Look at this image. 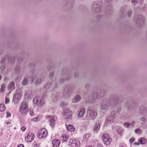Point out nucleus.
I'll list each match as a JSON object with an SVG mask.
<instances>
[{"label": "nucleus", "mask_w": 147, "mask_h": 147, "mask_svg": "<svg viewBox=\"0 0 147 147\" xmlns=\"http://www.w3.org/2000/svg\"><path fill=\"white\" fill-rule=\"evenodd\" d=\"M134 144L135 145H138L140 144L139 143H137V142H135L134 143Z\"/></svg>", "instance_id": "3c124183"}, {"label": "nucleus", "mask_w": 147, "mask_h": 147, "mask_svg": "<svg viewBox=\"0 0 147 147\" xmlns=\"http://www.w3.org/2000/svg\"><path fill=\"white\" fill-rule=\"evenodd\" d=\"M89 147H94L93 146H90Z\"/></svg>", "instance_id": "052dcab7"}, {"label": "nucleus", "mask_w": 147, "mask_h": 147, "mask_svg": "<svg viewBox=\"0 0 147 147\" xmlns=\"http://www.w3.org/2000/svg\"><path fill=\"white\" fill-rule=\"evenodd\" d=\"M98 147H103L102 146L101 144H99L97 145Z\"/></svg>", "instance_id": "603ef678"}, {"label": "nucleus", "mask_w": 147, "mask_h": 147, "mask_svg": "<svg viewBox=\"0 0 147 147\" xmlns=\"http://www.w3.org/2000/svg\"><path fill=\"white\" fill-rule=\"evenodd\" d=\"M85 109L84 108L81 109L79 111L78 115L79 117H82L84 115L85 112Z\"/></svg>", "instance_id": "6ab92c4d"}, {"label": "nucleus", "mask_w": 147, "mask_h": 147, "mask_svg": "<svg viewBox=\"0 0 147 147\" xmlns=\"http://www.w3.org/2000/svg\"><path fill=\"white\" fill-rule=\"evenodd\" d=\"M67 130L68 131L73 132L75 130V128L72 125L69 124L66 126Z\"/></svg>", "instance_id": "412c9836"}, {"label": "nucleus", "mask_w": 147, "mask_h": 147, "mask_svg": "<svg viewBox=\"0 0 147 147\" xmlns=\"http://www.w3.org/2000/svg\"><path fill=\"white\" fill-rule=\"evenodd\" d=\"M47 118L49 119V121L50 125L52 127H54L55 126V122L57 120L56 117L50 115H47Z\"/></svg>", "instance_id": "1a4fd4ad"}, {"label": "nucleus", "mask_w": 147, "mask_h": 147, "mask_svg": "<svg viewBox=\"0 0 147 147\" xmlns=\"http://www.w3.org/2000/svg\"><path fill=\"white\" fill-rule=\"evenodd\" d=\"M111 105L108 99L103 100L101 103V108L103 110H106Z\"/></svg>", "instance_id": "20e7f679"}, {"label": "nucleus", "mask_w": 147, "mask_h": 147, "mask_svg": "<svg viewBox=\"0 0 147 147\" xmlns=\"http://www.w3.org/2000/svg\"><path fill=\"white\" fill-rule=\"evenodd\" d=\"M135 123V122L134 121H133L132 122V123H130L131 124V126H133V124H134Z\"/></svg>", "instance_id": "4d7b16f0"}, {"label": "nucleus", "mask_w": 147, "mask_h": 147, "mask_svg": "<svg viewBox=\"0 0 147 147\" xmlns=\"http://www.w3.org/2000/svg\"><path fill=\"white\" fill-rule=\"evenodd\" d=\"M80 96L78 95H76L73 100L72 102L74 103L77 102L80 100Z\"/></svg>", "instance_id": "4be33fe9"}, {"label": "nucleus", "mask_w": 147, "mask_h": 147, "mask_svg": "<svg viewBox=\"0 0 147 147\" xmlns=\"http://www.w3.org/2000/svg\"><path fill=\"white\" fill-rule=\"evenodd\" d=\"M47 131L45 128H42L40 129L37 133V136L39 138H42L47 136Z\"/></svg>", "instance_id": "423d86ee"}, {"label": "nucleus", "mask_w": 147, "mask_h": 147, "mask_svg": "<svg viewBox=\"0 0 147 147\" xmlns=\"http://www.w3.org/2000/svg\"><path fill=\"white\" fill-rule=\"evenodd\" d=\"M135 132L136 134H139L141 133V130L139 129H137L135 130Z\"/></svg>", "instance_id": "473e14b6"}, {"label": "nucleus", "mask_w": 147, "mask_h": 147, "mask_svg": "<svg viewBox=\"0 0 147 147\" xmlns=\"http://www.w3.org/2000/svg\"><path fill=\"white\" fill-rule=\"evenodd\" d=\"M61 137L63 142H67L68 139V135L65 134L62 135Z\"/></svg>", "instance_id": "5701e85b"}, {"label": "nucleus", "mask_w": 147, "mask_h": 147, "mask_svg": "<svg viewBox=\"0 0 147 147\" xmlns=\"http://www.w3.org/2000/svg\"><path fill=\"white\" fill-rule=\"evenodd\" d=\"M70 92L69 89H66L65 90L64 92V96L65 97L68 96L70 95Z\"/></svg>", "instance_id": "393cba45"}, {"label": "nucleus", "mask_w": 147, "mask_h": 147, "mask_svg": "<svg viewBox=\"0 0 147 147\" xmlns=\"http://www.w3.org/2000/svg\"><path fill=\"white\" fill-rule=\"evenodd\" d=\"M141 121L143 122H145L146 121V119L143 117L141 118Z\"/></svg>", "instance_id": "37998d69"}, {"label": "nucleus", "mask_w": 147, "mask_h": 147, "mask_svg": "<svg viewBox=\"0 0 147 147\" xmlns=\"http://www.w3.org/2000/svg\"><path fill=\"white\" fill-rule=\"evenodd\" d=\"M91 97L92 100L91 101H89V102L92 103L94 102L95 101L96 98H99L101 97L100 96L99 94H97L96 95L94 94H92L91 95Z\"/></svg>", "instance_id": "2eb2a0df"}, {"label": "nucleus", "mask_w": 147, "mask_h": 147, "mask_svg": "<svg viewBox=\"0 0 147 147\" xmlns=\"http://www.w3.org/2000/svg\"><path fill=\"white\" fill-rule=\"evenodd\" d=\"M5 107L4 104H2L0 105V111L3 112L5 111Z\"/></svg>", "instance_id": "bb28decb"}, {"label": "nucleus", "mask_w": 147, "mask_h": 147, "mask_svg": "<svg viewBox=\"0 0 147 147\" xmlns=\"http://www.w3.org/2000/svg\"><path fill=\"white\" fill-rule=\"evenodd\" d=\"M1 79V76L0 75V80Z\"/></svg>", "instance_id": "680f3d73"}, {"label": "nucleus", "mask_w": 147, "mask_h": 147, "mask_svg": "<svg viewBox=\"0 0 147 147\" xmlns=\"http://www.w3.org/2000/svg\"><path fill=\"white\" fill-rule=\"evenodd\" d=\"M21 92L20 90H17L15 96H14L17 100H19L21 96Z\"/></svg>", "instance_id": "f3484780"}, {"label": "nucleus", "mask_w": 147, "mask_h": 147, "mask_svg": "<svg viewBox=\"0 0 147 147\" xmlns=\"http://www.w3.org/2000/svg\"><path fill=\"white\" fill-rule=\"evenodd\" d=\"M21 129L22 131H24L26 129V127L25 126H22L21 127Z\"/></svg>", "instance_id": "ea45409f"}, {"label": "nucleus", "mask_w": 147, "mask_h": 147, "mask_svg": "<svg viewBox=\"0 0 147 147\" xmlns=\"http://www.w3.org/2000/svg\"><path fill=\"white\" fill-rule=\"evenodd\" d=\"M52 84L51 82L49 83L46 84L44 87L45 89L47 90L51 87Z\"/></svg>", "instance_id": "a878e982"}, {"label": "nucleus", "mask_w": 147, "mask_h": 147, "mask_svg": "<svg viewBox=\"0 0 147 147\" xmlns=\"http://www.w3.org/2000/svg\"><path fill=\"white\" fill-rule=\"evenodd\" d=\"M140 142L141 144H144L145 143L146 140L144 138H142L140 139Z\"/></svg>", "instance_id": "7c9ffc66"}, {"label": "nucleus", "mask_w": 147, "mask_h": 147, "mask_svg": "<svg viewBox=\"0 0 147 147\" xmlns=\"http://www.w3.org/2000/svg\"><path fill=\"white\" fill-rule=\"evenodd\" d=\"M41 82V80L40 79H38L35 82V84L36 85L40 84Z\"/></svg>", "instance_id": "72a5a7b5"}, {"label": "nucleus", "mask_w": 147, "mask_h": 147, "mask_svg": "<svg viewBox=\"0 0 147 147\" xmlns=\"http://www.w3.org/2000/svg\"><path fill=\"white\" fill-rule=\"evenodd\" d=\"M24 96L25 98L26 99L32 98V91L29 90H27L25 92Z\"/></svg>", "instance_id": "f8f14e48"}, {"label": "nucleus", "mask_w": 147, "mask_h": 147, "mask_svg": "<svg viewBox=\"0 0 147 147\" xmlns=\"http://www.w3.org/2000/svg\"><path fill=\"white\" fill-rule=\"evenodd\" d=\"M5 103L6 104L9 103V98L7 97H5Z\"/></svg>", "instance_id": "e433bc0d"}, {"label": "nucleus", "mask_w": 147, "mask_h": 147, "mask_svg": "<svg viewBox=\"0 0 147 147\" xmlns=\"http://www.w3.org/2000/svg\"><path fill=\"white\" fill-rule=\"evenodd\" d=\"M15 84L13 82H10L8 86V88L9 90L11 91L15 88Z\"/></svg>", "instance_id": "dca6fc26"}, {"label": "nucleus", "mask_w": 147, "mask_h": 147, "mask_svg": "<svg viewBox=\"0 0 147 147\" xmlns=\"http://www.w3.org/2000/svg\"><path fill=\"white\" fill-rule=\"evenodd\" d=\"M19 70V67L18 66H16L15 68V71L18 73Z\"/></svg>", "instance_id": "79ce46f5"}, {"label": "nucleus", "mask_w": 147, "mask_h": 147, "mask_svg": "<svg viewBox=\"0 0 147 147\" xmlns=\"http://www.w3.org/2000/svg\"><path fill=\"white\" fill-rule=\"evenodd\" d=\"M6 60V58L5 57L2 58V59L1 61V62L3 63H4L5 61Z\"/></svg>", "instance_id": "a18cd8bd"}, {"label": "nucleus", "mask_w": 147, "mask_h": 147, "mask_svg": "<svg viewBox=\"0 0 147 147\" xmlns=\"http://www.w3.org/2000/svg\"><path fill=\"white\" fill-rule=\"evenodd\" d=\"M60 144L59 140L57 139L54 140L52 142V145L53 147H59Z\"/></svg>", "instance_id": "aec40b11"}, {"label": "nucleus", "mask_w": 147, "mask_h": 147, "mask_svg": "<svg viewBox=\"0 0 147 147\" xmlns=\"http://www.w3.org/2000/svg\"><path fill=\"white\" fill-rule=\"evenodd\" d=\"M32 82H35V80H34V79L35 78H34V77H32Z\"/></svg>", "instance_id": "5fc2aeb1"}, {"label": "nucleus", "mask_w": 147, "mask_h": 147, "mask_svg": "<svg viewBox=\"0 0 147 147\" xmlns=\"http://www.w3.org/2000/svg\"><path fill=\"white\" fill-rule=\"evenodd\" d=\"M54 75V74L53 73H51L50 75V76L51 77H52Z\"/></svg>", "instance_id": "6e6d98bb"}, {"label": "nucleus", "mask_w": 147, "mask_h": 147, "mask_svg": "<svg viewBox=\"0 0 147 147\" xmlns=\"http://www.w3.org/2000/svg\"><path fill=\"white\" fill-rule=\"evenodd\" d=\"M131 11L130 10H129L128 12V16H130L131 15Z\"/></svg>", "instance_id": "49530a36"}, {"label": "nucleus", "mask_w": 147, "mask_h": 147, "mask_svg": "<svg viewBox=\"0 0 147 147\" xmlns=\"http://www.w3.org/2000/svg\"><path fill=\"white\" fill-rule=\"evenodd\" d=\"M34 134L29 133L26 136L25 139L26 141L30 142L34 139Z\"/></svg>", "instance_id": "9b49d317"}, {"label": "nucleus", "mask_w": 147, "mask_h": 147, "mask_svg": "<svg viewBox=\"0 0 147 147\" xmlns=\"http://www.w3.org/2000/svg\"><path fill=\"white\" fill-rule=\"evenodd\" d=\"M69 143L71 147H79L80 145V142L78 140L70 139Z\"/></svg>", "instance_id": "0eeeda50"}, {"label": "nucleus", "mask_w": 147, "mask_h": 147, "mask_svg": "<svg viewBox=\"0 0 147 147\" xmlns=\"http://www.w3.org/2000/svg\"><path fill=\"white\" fill-rule=\"evenodd\" d=\"M90 136V134L89 133L85 134L83 137L84 139L86 140H87Z\"/></svg>", "instance_id": "cd10ccee"}, {"label": "nucleus", "mask_w": 147, "mask_h": 147, "mask_svg": "<svg viewBox=\"0 0 147 147\" xmlns=\"http://www.w3.org/2000/svg\"><path fill=\"white\" fill-rule=\"evenodd\" d=\"M87 85V86H88V87H89V84H86V86Z\"/></svg>", "instance_id": "13d9d810"}, {"label": "nucleus", "mask_w": 147, "mask_h": 147, "mask_svg": "<svg viewBox=\"0 0 147 147\" xmlns=\"http://www.w3.org/2000/svg\"><path fill=\"white\" fill-rule=\"evenodd\" d=\"M121 130L120 129H119L118 130V133L120 135H121Z\"/></svg>", "instance_id": "09e8293b"}, {"label": "nucleus", "mask_w": 147, "mask_h": 147, "mask_svg": "<svg viewBox=\"0 0 147 147\" xmlns=\"http://www.w3.org/2000/svg\"><path fill=\"white\" fill-rule=\"evenodd\" d=\"M28 83V81L26 79L24 78L22 82V84L23 85L25 86Z\"/></svg>", "instance_id": "f704fd0d"}, {"label": "nucleus", "mask_w": 147, "mask_h": 147, "mask_svg": "<svg viewBox=\"0 0 147 147\" xmlns=\"http://www.w3.org/2000/svg\"><path fill=\"white\" fill-rule=\"evenodd\" d=\"M33 101L34 104L40 107L42 106L44 103V99L42 97L38 96L34 97Z\"/></svg>", "instance_id": "7ed1b4c3"}, {"label": "nucleus", "mask_w": 147, "mask_h": 147, "mask_svg": "<svg viewBox=\"0 0 147 147\" xmlns=\"http://www.w3.org/2000/svg\"><path fill=\"white\" fill-rule=\"evenodd\" d=\"M135 21L138 23H141V22H143L145 20L144 18L142 16L139 15L137 17H136L135 18Z\"/></svg>", "instance_id": "ddd939ff"}, {"label": "nucleus", "mask_w": 147, "mask_h": 147, "mask_svg": "<svg viewBox=\"0 0 147 147\" xmlns=\"http://www.w3.org/2000/svg\"><path fill=\"white\" fill-rule=\"evenodd\" d=\"M140 114H141L142 115H144L145 114L144 113H146L147 112V109L143 107H140Z\"/></svg>", "instance_id": "a211bd4d"}, {"label": "nucleus", "mask_w": 147, "mask_h": 147, "mask_svg": "<svg viewBox=\"0 0 147 147\" xmlns=\"http://www.w3.org/2000/svg\"><path fill=\"white\" fill-rule=\"evenodd\" d=\"M17 147H24V145L22 144H20Z\"/></svg>", "instance_id": "8fccbe9b"}, {"label": "nucleus", "mask_w": 147, "mask_h": 147, "mask_svg": "<svg viewBox=\"0 0 147 147\" xmlns=\"http://www.w3.org/2000/svg\"><path fill=\"white\" fill-rule=\"evenodd\" d=\"M132 2L133 4L135 5L137 3V1L136 0H132Z\"/></svg>", "instance_id": "a19ab883"}, {"label": "nucleus", "mask_w": 147, "mask_h": 147, "mask_svg": "<svg viewBox=\"0 0 147 147\" xmlns=\"http://www.w3.org/2000/svg\"><path fill=\"white\" fill-rule=\"evenodd\" d=\"M97 116V113L96 111L93 109H88L87 111L86 120H93Z\"/></svg>", "instance_id": "f257e3e1"}, {"label": "nucleus", "mask_w": 147, "mask_h": 147, "mask_svg": "<svg viewBox=\"0 0 147 147\" xmlns=\"http://www.w3.org/2000/svg\"><path fill=\"white\" fill-rule=\"evenodd\" d=\"M111 117L110 116L106 119L105 124H108L111 123L113 121L112 120L115 117V113L114 111H112L111 113Z\"/></svg>", "instance_id": "9d476101"}, {"label": "nucleus", "mask_w": 147, "mask_h": 147, "mask_svg": "<svg viewBox=\"0 0 147 147\" xmlns=\"http://www.w3.org/2000/svg\"><path fill=\"white\" fill-rule=\"evenodd\" d=\"M92 8L95 11V12H99L101 11L100 6L98 4H94Z\"/></svg>", "instance_id": "4468645a"}, {"label": "nucleus", "mask_w": 147, "mask_h": 147, "mask_svg": "<svg viewBox=\"0 0 147 147\" xmlns=\"http://www.w3.org/2000/svg\"><path fill=\"white\" fill-rule=\"evenodd\" d=\"M39 119L38 117H36L32 119L31 120L32 121H37Z\"/></svg>", "instance_id": "4c0bfd02"}, {"label": "nucleus", "mask_w": 147, "mask_h": 147, "mask_svg": "<svg viewBox=\"0 0 147 147\" xmlns=\"http://www.w3.org/2000/svg\"><path fill=\"white\" fill-rule=\"evenodd\" d=\"M29 114L31 116H32L33 115L34 113L32 111H30L29 112Z\"/></svg>", "instance_id": "de8ad7c7"}, {"label": "nucleus", "mask_w": 147, "mask_h": 147, "mask_svg": "<svg viewBox=\"0 0 147 147\" xmlns=\"http://www.w3.org/2000/svg\"><path fill=\"white\" fill-rule=\"evenodd\" d=\"M10 123V122H7V124H8L9 123Z\"/></svg>", "instance_id": "bf43d9fd"}, {"label": "nucleus", "mask_w": 147, "mask_h": 147, "mask_svg": "<svg viewBox=\"0 0 147 147\" xmlns=\"http://www.w3.org/2000/svg\"><path fill=\"white\" fill-rule=\"evenodd\" d=\"M135 140L134 138H131L129 139V142L131 144H132L133 142Z\"/></svg>", "instance_id": "c9c22d12"}, {"label": "nucleus", "mask_w": 147, "mask_h": 147, "mask_svg": "<svg viewBox=\"0 0 147 147\" xmlns=\"http://www.w3.org/2000/svg\"><path fill=\"white\" fill-rule=\"evenodd\" d=\"M28 108V107L27 103L23 101L22 102L20 106L19 111L21 113L25 115L27 113Z\"/></svg>", "instance_id": "f03ea898"}, {"label": "nucleus", "mask_w": 147, "mask_h": 147, "mask_svg": "<svg viewBox=\"0 0 147 147\" xmlns=\"http://www.w3.org/2000/svg\"><path fill=\"white\" fill-rule=\"evenodd\" d=\"M67 105V104L64 102H62L61 103V106L62 107H64Z\"/></svg>", "instance_id": "58836bf2"}, {"label": "nucleus", "mask_w": 147, "mask_h": 147, "mask_svg": "<svg viewBox=\"0 0 147 147\" xmlns=\"http://www.w3.org/2000/svg\"><path fill=\"white\" fill-rule=\"evenodd\" d=\"M123 125L125 127L128 128L131 125V124L128 123H123Z\"/></svg>", "instance_id": "2f4dec72"}, {"label": "nucleus", "mask_w": 147, "mask_h": 147, "mask_svg": "<svg viewBox=\"0 0 147 147\" xmlns=\"http://www.w3.org/2000/svg\"><path fill=\"white\" fill-rule=\"evenodd\" d=\"M100 127V124L98 123H96L94 127V131L96 133L97 132L99 131Z\"/></svg>", "instance_id": "b1692460"}, {"label": "nucleus", "mask_w": 147, "mask_h": 147, "mask_svg": "<svg viewBox=\"0 0 147 147\" xmlns=\"http://www.w3.org/2000/svg\"><path fill=\"white\" fill-rule=\"evenodd\" d=\"M4 68V66L3 65L1 67V69L2 70H3Z\"/></svg>", "instance_id": "864d4df0"}, {"label": "nucleus", "mask_w": 147, "mask_h": 147, "mask_svg": "<svg viewBox=\"0 0 147 147\" xmlns=\"http://www.w3.org/2000/svg\"><path fill=\"white\" fill-rule=\"evenodd\" d=\"M63 115L65 119H70L72 116V112L68 109H65L63 112Z\"/></svg>", "instance_id": "6e6552de"}, {"label": "nucleus", "mask_w": 147, "mask_h": 147, "mask_svg": "<svg viewBox=\"0 0 147 147\" xmlns=\"http://www.w3.org/2000/svg\"><path fill=\"white\" fill-rule=\"evenodd\" d=\"M7 61L8 62H10L11 63H13L14 62V59L13 58L9 57L7 59Z\"/></svg>", "instance_id": "c85d7f7f"}, {"label": "nucleus", "mask_w": 147, "mask_h": 147, "mask_svg": "<svg viewBox=\"0 0 147 147\" xmlns=\"http://www.w3.org/2000/svg\"><path fill=\"white\" fill-rule=\"evenodd\" d=\"M7 115H6V117L8 118L10 117L11 116V114L10 113H9L8 112L6 113Z\"/></svg>", "instance_id": "c03bdc74"}, {"label": "nucleus", "mask_w": 147, "mask_h": 147, "mask_svg": "<svg viewBox=\"0 0 147 147\" xmlns=\"http://www.w3.org/2000/svg\"><path fill=\"white\" fill-rule=\"evenodd\" d=\"M5 86L4 84H2L1 86V88L0 89V92H2L5 90Z\"/></svg>", "instance_id": "c756f323"}, {"label": "nucleus", "mask_w": 147, "mask_h": 147, "mask_svg": "<svg viewBox=\"0 0 147 147\" xmlns=\"http://www.w3.org/2000/svg\"><path fill=\"white\" fill-rule=\"evenodd\" d=\"M102 138L104 143L105 145H109L111 142V139L107 134H104Z\"/></svg>", "instance_id": "39448f33"}]
</instances>
